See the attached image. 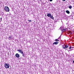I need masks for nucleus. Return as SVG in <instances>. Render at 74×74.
Masks as SVG:
<instances>
[{
  "label": "nucleus",
  "instance_id": "obj_7",
  "mask_svg": "<svg viewBox=\"0 0 74 74\" xmlns=\"http://www.w3.org/2000/svg\"><path fill=\"white\" fill-rule=\"evenodd\" d=\"M15 56L16 57V58H19V55L18 53H17L15 55Z\"/></svg>",
  "mask_w": 74,
  "mask_h": 74
},
{
  "label": "nucleus",
  "instance_id": "obj_1",
  "mask_svg": "<svg viewBox=\"0 0 74 74\" xmlns=\"http://www.w3.org/2000/svg\"><path fill=\"white\" fill-rule=\"evenodd\" d=\"M4 10L7 12H9L10 11V9L8 6H6L5 7Z\"/></svg>",
  "mask_w": 74,
  "mask_h": 74
},
{
  "label": "nucleus",
  "instance_id": "obj_11",
  "mask_svg": "<svg viewBox=\"0 0 74 74\" xmlns=\"http://www.w3.org/2000/svg\"><path fill=\"white\" fill-rule=\"evenodd\" d=\"M12 37H11V36H9V40H11V39H12Z\"/></svg>",
  "mask_w": 74,
  "mask_h": 74
},
{
  "label": "nucleus",
  "instance_id": "obj_10",
  "mask_svg": "<svg viewBox=\"0 0 74 74\" xmlns=\"http://www.w3.org/2000/svg\"><path fill=\"white\" fill-rule=\"evenodd\" d=\"M66 13H67V14H70V12L69 10H66Z\"/></svg>",
  "mask_w": 74,
  "mask_h": 74
},
{
  "label": "nucleus",
  "instance_id": "obj_19",
  "mask_svg": "<svg viewBox=\"0 0 74 74\" xmlns=\"http://www.w3.org/2000/svg\"><path fill=\"white\" fill-rule=\"evenodd\" d=\"M62 1H66V0H62Z\"/></svg>",
  "mask_w": 74,
  "mask_h": 74
},
{
  "label": "nucleus",
  "instance_id": "obj_16",
  "mask_svg": "<svg viewBox=\"0 0 74 74\" xmlns=\"http://www.w3.org/2000/svg\"><path fill=\"white\" fill-rule=\"evenodd\" d=\"M28 21H29V22H32V20H28Z\"/></svg>",
  "mask_w": 74,
  "mask_h": 74
},
{
  "label": "nucleus",
  "instance_id": "obj_5",
  "mask_svg": "<svg viewBox=\"0 0 74 74\" xmlns=\"http://www.w3.org/2000/svg\"><path fill=\"white\" fill-rule=\"evenodd\" d=\"M59 43V42H54L53 44V45H57Z\"/></svg>",
  "mask_w": 74,
  "mask_h": 74
},
{
  "label": "nucleus",
  "instance_id": "obj_13",
  "mask_svg": "<svg viewBox=\"0 0 74 74\" xmlns=\"http://www.w3.org/2000/svg\"><path fill=\"white\" fill-rule=\"evenodd\" d=\"M65 48H68L69 47V46L68 45H65Z\"/></svg>",
  "mask_w": 74,
  "mask_h": 74
},
{
  "label": "nucleus",
  "instance_id": "obj_21",
  "mask_svg": "<svg viewBox=\"0 0 74 74\" xmlns=\"http://www.w3.org/2000/svg\"><path fill=\"white\" fill-rule=\"evenodd\" d=\"M23 56H24V54H23Z\"/></svg>",
  "mask_w": 74,
  "mask_h": 74
},
{
  "label": "nucleus",
  "instance_id": "obj_20",
  "mask_svg": "<svg viewBox=\"0 0 74 74\" xmlns=\"http://www.w3.org/2000/svg\"><path fill=\"white\" fill-rule=\"evenodd\" d=\"M71 47H70L69 48L70 49H71Z\"/></svg>",
  "mask_w": 74,
  "mask_h": 74
},
{
  "label": "nucleus",
  "instance_id": "obj_3",
  "mask_svg": "<svg viewBox=\"0 0 74 74\" xmlns=\"http://www.w3.org/2000/svg\"><path fill=\"white\" fill-rule=\"evenodd\" d=\"M17 51L19 52L21 54H23V51H22V50L19 49L18 50H17Z\"/></svg>",
  "mask_w": 74,
  "mask_h": 74
},
{
  "label": "nucleus",
  "instance_id": "obj_17",
  "mask_svg": "<svg viewBox=\"0 0 74 74\" xmlns=\"http://www.w3.org/2000/svg\"><path fill=\"white\" fill-rule=\"evenodd\" d=\"M38 1H42V0H37Z\"/></svg>",
  "mask_w": 74,
  "mask_h": 74
},
{
  "label": "nucleus",
  "instance_id": "obj_8",
  "mask_svg": "<svg viewBox=\"0 0 74 74\" xmlns=\"http://www.w3.org/2000/svg\"><path fill=\"white\" fill-rule=\"evenodd\" d=\"M62 48H63V49H66V47H65V45H62Z\"/></svg>",
  "mask_w": 74,
  "mask_h": 74
},
{
  "label": "nucleus",
  "instance_id": "obj_4",
  "mask_svg": "<svg viewBox=\"0 0 74 74\" xmlns=\"http://www.w3.org/2000/svg\"><path fill=\"white\" fill-rule=\"evenodd\" d=\"M62 28V27H60V29H61V30L62 31V33H63V32H65V31H66V29H63V28Z\"/></svg>",
  "mask_w": 74,
  "mask_h": 74
},
{
  "label": "nucleus",
  "instance_id": "obj_18",
  "mask_svg": "<svg viewBox=\"0 0 74 74\" xmlns=\"http://www.w3.org/2000/svg\"><path fill=\"white\" fill-rule=\"evenodd\" d=\"M53 0H49L50 1H52Z\"/></svg>",
  "mask_w": 74,
  "mask_h": 74
},
{
  "label": "nucleus",
  "instance_id": "obj_6",
  "mask_svg": "<svg viewBox=\"0 0 74 74\" xmlns=\"http://www.w3.org/2000/svg\"><path fill=\"white\" fill-rule=\"evenodd\" d=\"M47 16H48V17H50V16H51V13H47Z\"/></svg>",
  "mask_w": 74,
  "mask_h": 74
},
{
  "label": "nucleus",
  "instance_id": "obj_12",
  "mask_svg": "<svg viewBox=\"0 0 74 74\" xmlns=\"http://www.w3.org/2000/svg\"><path fill=\"white\" fill-rule=\"evenodd\" d=\"M59 38H60V37L58 38V39H56L55 40L56 41H59V40H59Z\"/></svg>",
  "mask_w": 74,
  "mask_h": 74
},
{
  "label": "nucleus",
  "instance_id": "obj_9",
  "mask_svg": "<svg viewBox=\"0 0 74 74\" xmlns=\"http://www.w3.org/2000/svg\"><path fill=\"white\" fill-rule=\"evenodd\" d=\"M50 18H51V19H53H53H54V17H53V16L52 15H51V16L50 17Z\"/></svg>",
  "mask_w": 74,
  "mask_h": 74
},
{
  "label": "nucleus",
  "instance_id": "obj_2",
  "mask_svg": "<svg viewBox=\"0 0 74 74\" xmlns=\"http://www.w3.org/2000/svg\"><path fill=\"white\" fill-rule=\"evenodd\" d=\"M4 65H5V68H6V69H8V68L10 67V65L6 63Z\"/></svg>",
  "mask_w": 74,
  "mask_h": 74
},
{
  "label": "nucleus",
  "instance_id": "obj_14",
  "mask_svg": "<svg viewBox=\"0 0 74 74\" xmlns=\"http://www.w3.org/2000/svg\"><path fill=\"white\" fill-rule=\"evenodd\" d=\"M69 8L70 9H71V8H72V6H71V5L69 6Z\"/></svg>",
  "mask_w": 74,
  "mask_h": 74
},
{
  "label": "nucleus",
  "instance_id": "obj_15",
  "mask_svg": "<svg viewBox=\"0 0 74 74\" xmlns=\"http://www.w3.org/2000/svg\"><path fill=\"white\" fill-rule=\"evenodd\" d=\"M2 20V18L1 17L0 18V22H1Z\"/></svg>",
  "mask_w": 74,
  "mask_h": 74
}]
</instances>
